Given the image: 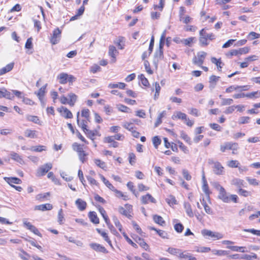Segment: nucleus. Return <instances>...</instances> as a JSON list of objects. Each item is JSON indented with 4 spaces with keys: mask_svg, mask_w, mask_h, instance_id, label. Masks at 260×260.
Masks as SVG:
<instances>
[{
    "mask_svg": "<svg viewBox=\"0 0 260 260\" xmlns=\"http://www.w3.org/2000/svg\"><path fill=\"white\" fill-rule=\"evenodd\" d=\"M83 145H81L76 142L73 143L72 145L73 150L76 151L78 154L81 152H83V151H84L83 150Z\"/></svg>",
    "mask_w": 260,
    "mask_h": 260,
    "instance_id": "nucleus-31",
    "label": "nucleus"
},
{
    "mask_svg": "<svg viewBox=\"0 0 260 260\" xmlns=\"http://www.w3.org/2000/svg\"><path fill=\"white\" fill-rule=\"evenodd\" d=\"M116 107L118 109V110L120 111L125 112V113H128L129 112V108L127 107L122 105V104H118L116 105Z\"/></svg>",
    "mask_w": 260,
    "mask_h": 260,
    "instance_id": "nucleus-55",
    "label": "nucleus"
},
{
    "mask_svg": "<svg viewBox=\"0 0 260 260\" xmlns=\"http://www.w3.org/2000/svg\"><path fill=\"white\" fill-rule=\"evenodd\" d=\"M187 117V116L186 114L180 111H177L175 112L172 116V118L173 120L181 119L184 121L186 119Z\"/></svg>",
    "mask_w": 260,
    "mask_h": 260,
    "instance_id": "nucleus-18",
    "label": "nucleus"
},
{
    "mask_svg": "<svg viewBox=\"0 0 260 260\" xmlns=\"http://www.w3.org/2000/svg\"><path fill=\"white\" fill-rule=\"evenodd\" d=\"M250 117L248 116H242L239 118L238 123L240 124L248 123L249 122Z\"/></svg>",
    "mask_w": 260,
    "mask_h": 260,
    "instance_id": "nucleus-57",
    "label": "nucleus"
},
{
    "mask_svg": "<svg viewBox=\"0 0 260 260\" xmlns=\"http://www.w3.org/2000/svg\"><path fill=\"white\" fill-rule=\"evenodd\" d=\"M246 179L251 185H259L260 184V183L256 179L250 178V177H247L246 178Z\"/></svg>",
    "mask_w": 260,
    "mask_h": 260,
    "instance_id": "nucleus-64",
    "label": "nucleus"
},
{
    "mask_svg": "<svg viewBox=\"0 0 260 260\" xmlns=\"http://www.w3.org/2000/svg\"><path fill=\"white\" fill-rule=\"evenodd\" d=\"M163 58V51L162 50H157L154 54V58L153 63L155 64L156 67L157 66V63L159 60L162 59Z\"/></svg>",
    "mask_w": 260,
    "mask_h": 260,
    "instance_id": "nucleus-15",
    "label": "nucleus"
},
{
    "mask_svg": "<svg viewBox=\"0 0 260 260\" xmlns=\"http://www.w3.org/2000/svg\"><path fill=\"white\" fill-rule=\"evenodd\" d=\"M57 79L59 83L62 84H66L68 80V74L65 73H60L58 75Z\"/></svg>",
    "mask_w": 260,
    "mask_h": 260,
    "instance_id": "nucleus-22",
    "label": "nucleus"
},
{
    "mask_svg": "<svg viewBox=\"0 0 260 260\" xmlns=\"http://www.w3.org/2000/svg\"><path fill=\"white\" fill-rule=\"evenodd\" d=\"M231 184L236 186L238 189L244 187V181L239 178H234L231 181Z\"/></svg>",
    "mask_w": 260,
    "mask_h": 260,
    "instance_id": "nucleus-20",
    "label": "nucleus"
},
{
    "mask_svg": "<svg viewBox=\"0 0 260 260\" xmlns=\"http://www.w3.org/2000/svg\"><path fill=\"white\" fill-rule=\"evenodd\" d=\"M207 56V53L204 51H200L197 53V55L192 59V62L194 64L201 66L204 63V60Z\"/></svg>",
    "mask_w": 260,
    "mask_h": 260,
    "instance_id": "nucleus-2",
    "label": "nucleus"
},
{
    "mask_svg": "<svg viewBox=\"0 0 260 260\" xmlns=\"http://www.w3.org/2000/svg\"><path fill=\"white\" fill-rule=\"evenodd\" d=\"M88 217L90 221L93 223L98 224L99 223V219L95 212H90L88 214Z\"/></svg>",
    "mask_w": 260,
    "mask_h": 260,
    "instance_id": "nucleus-30",
    "label": "nucleus"
},
{
    "mask_svg": "<svg viewBox=\"0 0 260 260\" xmlns=\"http://www.w3.org/2000/svg\"><path fill=\"white\" fill-rule=\"evenodd\" d=\"M4 180L11 186L13 185V184H21L22 181L21 180L16 177H5Z\"/></svg>",
    "mask_w": 260,
    "mask_h": 260,
    "instance_id": "nucleus-17",
    "label": "nucleus"
},
{
    "mask_svg": "<svg viewBox=\"0 0 260 260\" xmlns=\"http://www.w3.org/2000/svg\"><path fill=\"white\" fill-rule=\"evenodd\" d=\"M89 246L96 252H101L104 253H108V251L105 247L99 243H91L89 244Z\"/></svg>",
    "mask_w": 260,
    "mask_h": 260,
    "instance_id": "nucleus-5",
    "label": "nucleus"
},
{
    "mask_svg": "<svg viewBox=\"0 0 260 260\" xmlns=\"http://www.w3.org/2000/svg\"><path fill=\"white\" fill-rule=\"evenodd\" d=\"M109 55L112 58L111 62H115L116 61V56L118 54V52L116 50V48L113 46L110 45L109 47Z\"/></svg>",
    "mask_w": 260,
    "mask_h": 260,
    "instance_id": "nucleus-9",
    "label": "nucleus"
},
{
    "mask_svg": "<svg viewBox=\"0 0 260 260\" xmlns=\"http://www.w3.org/2000/svg\"><path fill=\"white\" fill-rule=\"evenodd\" d=\"M139 78L141 81L142 84L145 86L149 85V82L147 78H145L143 74H141L139 76Z\"/></svg>",
    "mask_w": 260,
    "mask_h": 260,
    "instance_id": "nucleus-60",
    "label": "nucleus"
},
{
    "mask_svg": "<svg viewBox=\"0 0 260 260\" xmlns=\"http://www.w3.org/2000/svg\"><path fill=\"white\" fill-rule=\"evenodd\" d=\"M219 98L221 99V105L222 106L230 105L233 103V100L232 99L222 98L221 95H219Z\"/></svg>",
    "mask_w": 260,
    "mask_h": 260,
    "instance_id": "nucleus-43",
    "label": "nucleus"
},
{
    "mask_svg": "<svg viewBox=\"0 0 260 260\" xmlns=\"http://www.w3.org/2000/svg\"><path fill=\"white\" fill-rule=\"evenodd\" d=\"M115 193V195L118 198H122L123 200L126 201L128 199V196L124 194L121 191L116 189V188L113 191Z\"/></svg>",
    "mask_w": 260,
    "mask_h": 260,
    "instance_id": "nucleus-46",
    "label": "nucleus"
},
{
    "mask_svg": "<svg viewBox=\"0 0 260 260\" xmlns=\"http://www.w3.org/2000/svg\"><path fill=\"white\" fill-rule=\"evenodd\" d=\"M202 181H203L202 190L205 193V194L209 196V193H210V191L209 189V187H208L207 182L206 180L205 176L204 174L202 175Z\"/></svg>",
    "mask_w": 260,
    "mask_h": 260,
    "instance_id": "nucleus-26",
    "label": "nucleus"
},
{
    "mask_svg": "<svg viewBox=\"0 0 260 260\" xmlns=\"http://www.w3.org/2000/svg\"><path fill=\"white\" fill-rule=\"evenodd\" d=\"M180 137L186 143H187L189 145L191 144V142L190 141V138L188 137V136L185 132H184L183 131L181 132Z\"/></svg>",
    "mask_w": 260,
    "mask_h": 260,
    "instance_id": "nucleus-54",
    "label": "nucleus"
},
{
    "mask_svg": "<svg viewBox=\"0 0 260 260\" xmlns=\"http://www.w3.org/2000/svg\"><path fill=\"white\" fill-rule=\"evenodd\" d=\"M245 86L238 85H231L225 89V92L226 93H231L233 91L237 90L238 89L244 90L243 88Z\"/></svg>",
    "mask_w": 260,
    "mask_h": 260,
    "instance_id": "nucleus-36",
    "label": "nucleus"
},
{
    "mask_svg": "<svg viewBox=\"0 0 260 260\" xmlns=\"http://www.w3.org/2000/svg\"><path fill=\"white\" fill-rule=\"evenodd\" d=\"M218 198L224 203H229L230 201V198L227 194L224 188L221 189L219 191Z\"/></svg>",
    "mask_w": 260,
    "mask_h": 260,
    "instance_id": "nucleus-11",
    "label": "nucleus"
},
{
    "mask_svg": "<svg viewBox=\"0 0 260 260\" xmlns=\"http://www.w3.org/2000/svg\"><path fill=\"white\" fill-rule=\"evenodd\" d=\"M118 211L120 214L125 215V216L127 217L128 218H129L131 216V214H129V211H127L123 207H119L118 208Z\"/></svg>",
    "mask_w": 260,
    "mask_h": 260,
    "instance_id": "nucleus-63",
    "label": "nucleus"
},
{
    "mask_svg": "<svg viewBox=\"0 0 260 260\" xmlns=\"http://www.w3.org/2000/svg\"><path fill=\"white\" fill-rule=\"evenodd\" d=\"M96 231L99 234L101 235V236L103 237L104 240L109 244V245L111 247H112V242L110 239H109L107 233H106L104 231L101 230V229H96Z\"/></svg>",
    "mask_w": 260,
    "mask_h": 260,
    "instance_id": "nucleus-21",
    "label": "nucleus"
},
{
    "mask_svg": "<svg viewBox=\"0 0 260 260\" xmlns=\"http://www.w3.org/2000/svg\"><path fill=\"white\" fill-rule=\"evenodd\" d=\"M58 111L65 118H72L73 114L72 112L64 107H61L58 109Z\"/></svg>",
    "mask_w": 260,
    "mask_h": 260,
    "instance_id": "nucleus-7",
    "label": "nucleus"
},
{
    "mask_svg": "<svg viewBox=\"0 0 260 260\" xmlns=\"http://www.w3.org/2000/svg\"><path fill=\"white\" fill-rule=\"evenodd\" d=\"M227 247L233 251L241 252L243 253L248 252V250L246 249V248L243 246H229Z\"/></svg>",
    "mask_w": 260,
    "mask_h": 260,
    "instance_id": "nucleus-25",
    "label": "nucleus"
},
{
    "mask_svg": "<svg viewBox=\"0 0 260 260\" xmlns=\"http://www.w3.org/2000/svg\"><path fill=\"white\" fill-rule=\"evenodd\" d=\"M114 44L118 46V49H123L124 46V38L119 37L114 41Z\"/></svg>",
    "mask_w": 260,
    "mask_h": 260,
    "instance_id": "nucleus-27",
    "label": "nucleus"
},
{
    "mask_svg": "<svg viewBox=\"0 0 260 260\" xmlns=\"http://www.w3.org/2000/svg\"><path fill=\"white\" fill-rule=\"evenodd\" d=\"M213 171L217 175H222L224 174V167L219 162L216 161L213 166Z\"/></svg>",
    "mask_w": 260,
    "mask_h": 260,
    "instance_id": "nucleus-6",
    "label": "nucleus"
},
{
    "mask_svg": "<svg viewBox=\"0 0 260 260\" xmlns=\"http://www.w3.org/2000/svg\"><path fill=\"white\" fill-rule=\"evenodd\" d=\"M182 251V250L181 249L175 248L173 247H169L166 250V251L169 254L173 256H176L178 258L179 257Z\"/></svg>",
    "mask_w": 260,
    "mask_h": 260,
    "instance_id": "nucleus-10",
    "label": "nucleus"
},
{
    "mask_svg": "<svg viewBox=\"0 0 260 260\" xmlns=\"http://www.w3.org/2000/svg\"><path fill=\"white\" fill-rule=\"evenodd\" d=\"M53 208V206L51 204H45L40 205H37L35 207L34 209L35 210H40L42 211H45L47 210H51Z\"/></svg>",
    "mask_w": 260,
    "mask_h": 260,
    "instance_id": "nucleus-13",
    "label": "nucleus"
},
{
    "mask_svg": "<svg viewBox=\"0 0 260 260\" xmlns=\"http://www.w3.org/2000/svg\"><path fill=\"white\" fill-rule=\"evenodd\" d=\"M57 220L60 224H62L64 220V215L63 214V210L60 209L58 212Z\"/></svg>",
    "mask_w": 260,
    "mask_h": 260,
    "instance_id": "nucleus-50",
    "label": "nucleus"
},
{
    "mask_svg": "<svg viewBox=\"0 0 260 260\" xmlns=\"http://www.w3.org/2000/svg\"><path fill=\"white\" fill-rule=\"evenodd\" d=\"M4 98L9 100H12L14 98L13 94L7 90L5 88H3Z\"/></svg>",
    "mask_w": 260,
    "mask_h": 260,
    "instance_id": "nucleus-58",
    "label": "nucleus"
},
{
    "mask_svg": "<svg viewBox=\"0 0 260 260\" xmlns=\"http://www.w3.org/2000/svg\"><path fill=\"white\" fill-rule=\"evenodd\" d=\"M219 78V77L216 76L215 75H212L210 77V83H211V85L210 86L211 88H214L215 86L216 83L218 80V79Z\"/></svg>",
    "mask_w": 260,
    "mask_h": 260,
    "instance_id": "nucleus-45",
    "label": "nucleus"
},
{
    "mask_svg": "<svg viewBox=\"0 0 260 260\" xmlns=\"http://www.w3.org/2000/svg\"><path fill=\"white\" fill-rule=\"evenodd\" d=\"M94 163L98 166L99 167L105 169L106 168V165L105 162L102 161L99 159H95L94 160Z\"/></svg>",
    "mask_w": 260,
    "mask_h": 260,
    "instance_id": "nucleus-59",
    "label": "nucleus"
},
{
    "mask_svg": "<svg viewBox=\"0 0 260 260\" xmlns=\"http://www.w3.org/2000/svg\"><path fill=\"white\" fill-rule=\"evenodd\" d=\"M29 150L32 151L41 152L43 150H46V146L43 145L33 146Z\"/></svg>",
    "mask_w": 260,
    "mask_h": 260,
    "instance_id": "nucleus-51",
    "label": "nucleus"
},
{
    "mask_svg": "<svg viewBox=\"0 0 260 260\" xmlns=\"http://www.w3.org/2000/svg\"><path fill=\"white\" fill-rule=\"evenodd\" d=\"M46 86L47 84L40 88L39 91L35 93L37 95L40 101H42V98H43L45 94Z\"/></svg>",
    "mask_w": 260,
    "mask_h": 260,
    "instance_id": "nucleus-37",
    "label": "nucleus"
},
{
    "mask_svg": "<svg viewBox=\"0 0 260 260\" xmlns=\"http://www.w3.org/2000/svg\"><path fill=\"white\" fill-rule=\"evenodd\" d=\"M79 112H78L77 114V123L79 126L81 127L82 130L83 131H85V129H86L87 126V122L88 121L86 119L84 120H82V121H80L79 119Z\"/></svg>",
    "mask_w": 260,
    "mask_h": 260,
    "instance_id": "nucleus-23",
    "label": "nucleus"
},
{
    "mask_svg": "<svg viewBox=\"0 0 260 260\" xmlns=\"http://www.w3.org/2000/svg\"><path fill=\"white\" fill-rule=\"evenodd\" d=\"M114 138L113 137L109 136L105 137L104 138V142L109 143L110 145V147H112L113 148H117L119 146V144L118 142L114 141Z\"/></svg>",
    "mask_w": 260,
    "mask_h": 260,
    "instance_id": "nucleus-14",
    "label": "nucleus"
},
{
    "mask_svg": "<svg viewBox=\"0 0 260 260\" xmlns=\"http://www.w3.org/2000/svg\"><path fill=\"white\" fill-rule=\"evenodd\" d=\"M180 260H197L191 254L187 252L186 251H182L179 257Z\"/></svg>",
    "mask_w": 260,
    "mask_h": 260,
    "instance_id": "nucleus-8",
    "label": "nucleus"
},
{
    "mask_svg": "<svg viewBox=\"0 0 260 260\" xmlns=\"http://www.w3.org/2000/svg\"><path fill=\"white\" fill-rule=\"evenodd\" d=\"M166 200L170 206H173L177 204V201L175 199V198L173 196H169Z\"/></svg>",
    "mask_w": 260,
    "mask_h": 260,
    "instance_id": "nucleus-53",
    "label": "nucleus"
},
{
    "mask_svg": "<svg viewBox=\"0 0 260 260\" xmlns=\"http://www.w3.org/2000/svg\"><path fill=\"white\" fill-rule=\"evenodd\" d=\"M75 204L77 206L78 209L81 211H84L87 206L86 202L84 201L81 199H78L75 202Z\"/></svg>",
    "mask_w": 260,
    "mask_h": 260,
    "instance_id": "nucleus-19",
    "label": "nucleus"
},
{
    "mask_svg": "<svg viewBox=\"0 0 260 260\" xmlns=\"http://www.w3.org/2000/svg\"><path fill=\"white\" fill-rule=\"evenodd\" d=\"M141 202L143 204H146L149 202L155 203L156 200L150 194L147 193L141 197Z\"/></svg>",
    "mask_w": 260,
    "mask_h": 260,
    "instance_id": "nucleus-12",
    "label": "nucleus"
},
{
    "mask_svg": "<svg viewBox=\"0 0 260 260\" xmlns=\"http://www.w3.org/2000/svg\"><path fill=\"white\" fill-rule=\"evenodd\" d=\"M126 85L125 83L122 82H118L117 83H110L108 85V88H118L119 89H124Z\"/></svg>",
    "mask_w": 260,
    "mask_h": 260,
    "instance_id": "nucleus-35",
    "label": "nucleus"
},
{
    "mask_svg": "<svg viewBox=\"0 0 260 260\" xmlns=\"http://www.w3.org/2000/svg\"><path fill=\"white\" fill-rule=\"evenodd\" d=\"M149 229L152 231H155L157 233V234L162 238L163 239H168V235L167 233L164 231L161 230H157L154 227L150 226L149 227Z\"/></svg>",
    "mask_w": 260,
    "mask_h": 260,
    "instance_id": "nucleus-24",
    "label": "nucleus"
},
{
    "mask_svg": "<svg viewBox=\"0 0 260 260\" xmlns=\"http://www.w3.org/2000/svg\"><path fill=\"white\" fill-rule=\"evenodd\" d=\"M211 62L215 64L217 67L218 71H220L221 70L222 66L223 65L222 62L221 61L220 59H217L215 57H211Z\"/></svg>",
    "mask_w": 260,
    "mask_h": 260,
    "instance_id": "nucleus-41",
    "label": "nucleus"
},
{
    "mask_svg": "<svg viewBox=\"0 0 260 260\" xmlns=\"http://www.w3.org/2000/svg\"><path fill=\"white\" fill-rule=\"evenodd\" d=\"M81 115L84 117L87 120L89 121L90 120V114L89 110L87 109H84L81 112Z\"/></svg>",
    "mask_w": 260,
    "mask_h": 260,
    "instance_id": "nucleus-61",
    "label": "nucleus"
},
{
    "mask_svg": "<svg viewBox=\"0 0 260 260\" xmlns=\"http://www.w3.org/2000/svg\"><path fill=\"white\" fill-rule=\"evenodd\" d=\"M79 160L82 162L84 163L87 159V156L88 154L83 151V152H81L78 154Z\"/></svg>",
    "mask_w": 260,
    "mask_h": 260,
    "instance_id": "nucleus-49",
    "label": "nucleus"
},
{
    "mask_svg": "<svg viewBox=\"0 0 260 260\" xmlns=\"http://www.w3.org/2000/svg\"><path fill=\"white\" fill-rule=\"evenodd\" d=\"M241 258L244 259L246 260H256L257 256L256 254L252 253L251 255L244 254L241 257Z\"/></svg>",
    "mask_w": 260,
    "mask_h": 260,
    "instance_id": "nucleus-48",
    "label": "nucleus"
},
{
    "mask_svg": "<svg viewBox=\"0 0 260 260\" xmlns=\"http://www.w3.org/2000/svg\"><path fill=\"white\" fill-rule=\"evenodd\" d=\"M184 207L187 215L190 217H193V213L191 209L190 204L189 203L184 202Z\"/></svg>",
    "mask_w": 260,
    "mask_h": 260,
    "instance_id": "nucleus-29",
    "label": "nucleus"
},
{
    "mask_svg": "<svg viewBox=\"0 0 260 260\" xmlns=\"http://www.w3.org/2000/svg\"><path fill=\"white\" fill-rule=\"evenodd\" d=\"M24 135L26 137L34 139L38 137V132L35 130H32L30 129H26L24 131Z\"/></svg>",
    "mask_w": 260,
    "mask_h": 260,
    "instance_id": "nucleus-16",
    "label": "nucleus"
},
{
    "mask_svg": "<svg viewBox=\"0 0 260 260\" xmlns=\"http://www.w3.org/2000/svg\"><path fill=\"white\" fill-rule=\"evenodd\" d=\"M11 157L12 159L16 161L17 162L22 164L23 163V160L22 157L18 153L12 152L10 154Z\"/></svg>",
    "mask_w": 260,
    "mask_h": 260,
    "instance_id": "nucleus-32",
    "label": "nucleus"
},
{
    "mask_svg": "<svg viewBox=\"0 0 260 260\" xmlns=\"http://www.w3.org/2000/svg\"><path fill=\"white\" fill-rule=\"evenodd\" d=\"M99 211H100L101 214L102 215L103 218L104 219L105 222L108 223V222L110 221L108 216H107V215L106 214V212L105 210V209L101 207L99 208Z\"/></svg>",
    "mask_w": 260,
    "mask_h": 260,
    "instance_id": "nucleus-52",
    "label": "nucleus"
},
{
    "mask_svg": "<svg viewBox=\"0 0 260 260\" xmlns=\"http://www.w3.org/2000/svg\"><path fill=\"white\" fill-rule=\"evenodd\" d=\"M212 252L213 254L221 256V255H228L229 252L228 251L222 250H216L213 249L212 250Z\"/></svg>",
    "mask_w": 260,
    "mask_h": 260,
    "instance_id": "nucleus-47",
    "label": "nucleus"
},
{
    "mask_svg": "<svg viewBox=\"0 0 260 260\" xmlns=\"http://www.w3.org/2000/svg\"><path fill=\"white\" fill-rule=\"evenodd\" d=\"M204 210L205 212L208 214H212L213 212L212 209L210 208V207L207 204L206 202L205 201L204 199H203V203H202Z\"/></svg>",
    "mask_w": 260,
    "mask_h": 260,
    "instance_id": "nucleus-62",
    "label": "nucleus"
},
{
    "mask_svg": "<svg viewBox=\"0 0 260 260\" xmlns=\"http://www.w3.org/2000/svg\"><path fill=\"white\" fill-rule=\"evenodd\" d=\"M233 142H225L220 146V151L222 152L225 151L226 150H230Z\"/></svg>",
    "mask_w": 260,
    "mask_h": 260,
    "instance_id": "nucleus-44",
    "label": "nucleus"
},
{
    "mask_svg": "<svg viewBox=\"0 0 260 260\" xmlns=\"http://www.w3.org/2000/svg\"><path fill=\"white\" fill-rule=\"evenodd\" d=\"M136 242L143 249L145 250L149 251V246L146 243L144 239L141 238H138L136 240Z\"/></svg>",
    "mask_w": 260,
    "mask_h": 260,
    "instance_id": "nucleus-33",
    "label": "nucleus"
},
{
    "mask_svg": "<svg viewBox=\"0 0 260 260\" xmlns=\"http://www.w3.org/2000/svg\"><path fill=\"white\" fill-rule=\"evenodd\" d=\"M201 234L204 237H210L214 240L221 239L223 237V235L220 233L214 232L207 229L203 230Z\"/></svg>",
    "mask_w": 260,
    "mask_h": 260,
    "instance_id": "nucleus-1",
    "label": "nucleus"
},
{
    "mask_svg": "<svg viewBox=\"0 0 260 260\" xmlns=\"http://www.w3.org/2000/svg\"><path fill=\"white\" fill-rule=\"evenodd\" d=\"M68 96L69 98L68 104H69L71 106H74L77 100V96L73 93H70L68 94Z\"/></svg>",
    "mask_w": 260,
    "mask_h": 260,
    "instance_id": "nucleus-40",
    "label": "nucleus"
},
{
    "mask_svg": "<svg viewBox=\"0 0 260 260\" xmlns=\"http://www.w3.org/2000/svg\"><path fill=\"white\" fill-rule=\"evenodd\" d=\"M237 193L240 196L244 197H248L251 196L252 194L250 191L242 188H239L237 190Z\"/></svg>",
    "mask_w": 260,
    "mask_h": 260,
    "instance_id": "nucleus-42",
    "label": "nucleus"
},
{
    "mask_svg": "<svg viewBox=\"0 0 260 260\" xmlns=\"http://www.w3.org/2000/svg\"><path fill=\"white\" fill-rule=\"evenodd\" d=\"M61 31L58 28L53 30V35L50 38V42L53 45L56 44L59 42L61 38Z\"/></svg>",
    "mask_w": 260,
    "mask_h": 260,
    "instance_id": "nucleus-4",
    "label": "nucleus"
},
{
    "mask_svg": "<svg viewBox=\"0 0 260 260\" xmlns=\"http://www.w3.org/2000/svg\"><path fill=\"white\" fill-rule=\"evenodd\" d=\"M14 67V63L12 62L8 64L6 67L0 70V76L3 75L11 71Z\"/></svg>",
    "mask_w": 260,
    "mask_h": 260,
    "instance_id": "nucleus-28",
    "label": "nucleus"
},
{
    "mask_svg": "<svg viewBox=\"0 0 260 260\" xmlns=\"http://www.w3.org/2000/svg\"><path fill=\"white\" fill-rule=\"evenodd\" d=\"M52 168V164L50 162L46 163L40 166L36 172V176L41 177L45 175Z\"/></svg>",
    "mask_w": 260,
    "mask_h": 260,
    "instance_id": "nucleus-3",
    "label": "nucleus"
},
{
    "mask_svg": "<svg viewBox=\"0 0 260 260\" xmlns=\"http://www.w3.org/2000/svg\"><path fill=\"white\" fill-rule=\"evenodd\" d=\"M153 219L156 223L161 226H164L165 224V221L164 220L162 217L159 215H153Z\"/></svg>",
    "mask_w": 260,
    "mask_h": 260,
    "instance_id": "nucleus-34",
    "label": "nucleus"
},
{
    "mask_svg": "<svg viewBox=\"0 0 260 260\" xmlns=\"http://www.w3.org/2000/svg\"><path fill=\"white\" fill-rule=\"evenodd\" d=\"M85 131H83L87 135V137L93 140L94 137L96 136L98 134V131L96 130L91 131L86 128V129H85Z\"/></svg>",
    "mask_w": 260,
    "mask_h": 260,
    "instance_id": "nucleus-39",
    "label": "nucleus"
},
{
    "mask_svg": "<svg viewBox=\"0 0 260 260\" xmlns=\"http://www.w3.org/2000/svg\"><path fill=\"white\" fill-rule=\"evenodd\" d=\"M27 121H31L36 124H39L40 120L38 116L27 114L25 116Z\"/></svg>",
    "mask_w": 260,
    "mask_h": 260,
    "instance_id": "nucleus-38",
    "label": "nucleus"
},
{
    "mask_svg": "<svg viewBox=\"0 0 260 260\" xmlns=\"http://www.w3.org/2000/svg\"><path fill=\"white\" fill-rule=\"evenodd\" d=\"M122 235H123V237H124V238L126 240V241L129 244H131L133 247H134L135 248H138V246H137V244H136L134 242H133V241L131 239H129L128 238V237L127 236V235L126 234V233L125 232H122Z\"/></svg>",
    "mask_w": 260,
    "mask_h": 260,
    "instance_id": "nucleus-56",
    "label": "nucleus"
}]
</instances>
